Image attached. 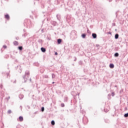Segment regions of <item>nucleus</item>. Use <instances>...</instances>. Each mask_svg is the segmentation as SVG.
<instances>
[{
    "label": "nucleus",
    "instance_id": "8",
    "mask_svg": "<svg viewBox=\"0 0 128 128\" xmlns=\"http://www.w3.org/2000/svg\"><path fill=\"white\" fill-rule=\"evenodd\" d=\"M24 97V96L23 94H20L19 95V98L20 99V100H22Z\"/></svg>",
    "mask_w": 128,
    "mask_h": 128
},
{
    "label": "nucleus",
    "instance_id": "29",
    "mask_svg": "<svg viewBox=\"0 0 128 128\" xmlns=\"http://www.w3.org/2000/svg\"><path fill=\"white\" fill-rule=\"evenodd\" d=\"M2 88V84H1V85L0 86V88Z\"/></svg>",
    "mask_w": 128,
    "mask_h": 128
},
{
    "label": "nucleus",
    "instance_id": "5",
    "mask_svg": "<svg viewBox=\"0 0 128 128\" xmlns=\"http://www.w3.org/2000/svg\"><path fill=\"white\" fill-rule=\"evenodd\" d=\"M62 40L61 38H59L58 40V44H60L62 43Z\"/></svg>",
    "mask_w": 128,
    "mask_h": 128
},
{
    "label": "nucleus",
    "instance_id": "6",
    "mask_svg": "<svg viewBox=\"0 0 128 128\" xmlns=\"http://www.w3.org/2000/svg\"><path fill=\"white\" fill-rule=\"evenodd\" d=\"M110 67L112 69L114 68V64H110Z\"/></svg>",
    "mask_w": 128,
    "mask_h": 128
},
{
    "label": "nucleus",
    "instance_id": "24",
    "mask_svg": "<svg viewBox=\"0 0 128 128\" xmlns=\"http://www.w3.org/2000/svg\"><path fill=\"white\" fill-rule=\"evenodd\" d=\"M44 78H48V76H46V75L44 76Z\"/></svg>",
    "mask_w": 128,
    "mask_h": 128
},
{
    "label": "nucleus",
    "instance_id": "35",
    "mask_svg": "<svg viewBox=\"0 0 128 128\" xmlns=\"http://www.w3.org/2000/svg\"><path fill=\"white\" fill-rule=\"evenodd\" d=\"M115 31H116V29L115 30Z\"/></svg>",
    "mask_w": 128,
    "mask_h": 128
},
{
    "label": "nucleus",
    "instance_id": "9",
    "mask_svg": "<svg viewBox=\"0 0 128 128\" xmlns=\"http://www.w3.org/2000/svg\"><path fill=\"white\" fill-rule=\"evenodd\" d=\"M119 56V54L118 52H116L115 53V54H114V56L118 58Z\"/></svg>",
    "mask_w": 128,
    "mask_h": 128
},
{
    "label": "nucleus",
    "instance_id": "15",
    "mask_svg": "<svg viewBox=\"0 0 128 128\" xmlns=\"http://www.w3.org/2000/svg\"><path fill=\"white\" fill-rule=\"evenodd\" d=\"M56 17H57V19H58V20H60V16L58 15V14H57V15H56Z\"/></svg>",
    "mask_w": 128,
    "mask_h": 128
},
{
    "label": "nucleus",
    "instance_id": "1",
    "mask_svg": "<svg viewBox=\"0 0 128 128\" xmlns=\"http://www.w3.org/2000/svg\"><path fill=\"white\" fill-rule=\"evenodd\" d=\"M30 76V73L28 71H26L25 73V75L24 76L23 78L24 80V82H26V80H28V78Z\"/></svg>",
    "mask_w": 128,
    "mask_h": 128
},
{
    "label": "nucleus",
    "instance_id": "26",
    "mask_svg": "<svg viewBox=\"0 0 128 128\" xmlns=\"http://www.w3.org/2000/svg\"><path fill=\"white\" fill-rule=\"evenodd\" d=\"M108 34H110V35H112V32H108Z\"/></svg>",
    "mask_w": 128,
    "mask_h": 128
},
{
    "label": "nucleus",
    "instance_id": "22",
    "mask_svg": "<svg viewBox=\"0 0 128 128\" xmlns=\"http://www.w3.org/2000/svg\"><path fill=\"white\" fill-rule=\"evenodd\" d=\"M112 96H114V92H112Z\"/></svg>",
    "mask_w": 128,
    "mask_h": 128
},
{
    "label": "nucleus",
    "instance_id": "12",
    "mask_svg": "<svg viewBox=\"0 0 128 128\" xmlns=\"http://www.w3.org/2000/svg\"><path fill=\"white\" fill-rule=\"evenodd\" d=\"M14 46H18V42L17 41H14Z\"/></svg>",
    "mask_w": 128,
    "mask_h": 128
},
{
    "label": "nucleus",
    "instance_id": "3",
    "mask_svg": "<svg viewBox=\"0 0 128 128\" xmlns=\"http://www.w3.org/2000/svg\"><path fill=\"white\" fill-rule=\"evenodd\" d=\"M118 38H119V34H115V36H114L115 40H118Z\"/></svg>",
    "mask_w": 128,
    "mask_h": 128
},
{
    "label": "nucleus",
    "instance_id": "13",
    "mask_svg": "<svg viewBox=\"0 0 128 128\" xmlns=\"http://www.w3.org/2000/svg\"><path fill=\"white\" fill-rule=\"evenodd\" d=\"M82 38H86V34H82Z\"/></svg>",
    "mask_w": 128,
    "mask_h": 128
},
{
    "label": "nucleus",
    "instance_id": "20",
    "mask_svg": "<svg viewBox=\"0 0 128 128\" xmlns=\"http://www.w3.org/2000/svg\"><path fill=\"white\" fill-rule=\"evenodd\" d=\"M61 106L62 107V108L64 107V103H62L61 104Z\"/></svg>",
    "mask_w": 128,
    "mask_h": 128
},
{
    "label": "nucleus",
    "instance_id": "7",
    "mask_svg": "<svg viewBox=\"0 0 128 128\" xmlns=\"http://www.w3.org/2000/svg\"><path fill=\"white\" fill-rule=\"evenodd\" d=\"M5 18L7 19V20H8L10 19V16L8 14H6L5 15Z\"/></svg>",
    "mask_w": 128,
    "mask_h": 128
},
{
    "label": "nucleus",
    "instance_id": "10",
    "mask_svg": "<svg viewBox=\"0 0 128 128\" xmlns=\"http://www.w3.org/2000/svg\"><path fill=\"white\" fill-rule=\"evenodd\" d=\"M23 117L22 116H20L19 117V120H20V122H22L23 121Z\"/></svg>",
    "mask_w": 128,
    "mask_h": 128
},
{
    "label": "nucleus",
    "instance_id": "19",
    "mask_svg": "<svg viewBox=\"0 0 128 128\" xmlns=\"http://www.w3.org/2000/svg\"><path fill=\"white\" fill-rule=\"evenodd\" d=\"M44 106H42V112H44Z\"/></svg>",
    "mask_w": 128,
    "mask_h": 128
},
{
    "label": "nucleus",
    "instance_id": "17",
    "mask_svg": "<svg viewBox=\"0 0 128 128\" xmlns=\"http://www.w3.org/2000/svg\"><path fill=\"white\" fill-rule=\"evenodd\" d=\"M8 114H10L12 113V110H8Z\"/></svg>",
    "mask_w": 128,
    "mask_h": 128
},
{
    "label": "nucleus",
    "instance_id": "27",
    "mask_svg": "<svg viewBox=\"0 0 128 128\" xmlns=\"http://www.w3.org/2000/svg\"><path fill=\"white\" fill-rule=\"evenodd\" d=\"M79 63H80V65H82V62H81V61H80V62H79Z\"/></svg>",
    "mask_w": 128,
    "mask_h": 128
},
{
    "label": "nucleus",
    "instance_id": "23",
    "mask_svg": "<svg viewBox=\"0 0 128 128\" xmlns=\"http://www.w3.org/2000/svg\"><path fill=\"white\" fill-rule=\"evenodd\" d=\"M3 48H4V49H6V45H4V46H3Z\"/></svg>",
    "mask_w": 128,
    "mask_h": 128
},
{
    "label": "nucleus",
    "instance_id": "33",
    "mask_svg": "<svg viewBox=\"0 0 128 128\" xmlns=\"http://www.w3.org/2000/svg\"><path fill=\"white\" fill-rule=\"evenodd\" d=\"M115 25H116V24H114V26H115Z\"/></svg>",
    "mask_w": 128,
    "mask_h": 128
},
{
    "label": "nucleus",
    "instance_id": "18",
    "mask_svg": "<svg viewBox=\"0 0 128 128\" xmlns=\"http://www.w3.org/2000/svg\"><path fill=\"white\" fill-rule=\"evenodd\" d=\"M55 77H56L55 74H52V78H55Z\"/></svg>",
    "mask_w": 128,
    "mask_h": 128
},
{
    "label": "nucleus",
    "instance_id": "28",
    "mask_svg": "<svg viewBox=\"0 0 128 128\" xmlns=\"http://www.w3.org/2000/svg\"><path fill=\"white\" fill-rule=\"evenodd\" d=\"M58 52H55V54H55L56 56H57V55H58Z\"/></svg>",
    "mask_w": 128,
    "mask_h": 128
},
{
    "label": "nucleus",
    "instance_id": "32",
    "mask_svg": "<svg viewBox=\"0 0 128 128\" xmlns=\"http://www.w3.org/2000/svg\"><path fill=\"white\" fill-rule=\"evenodd\" d=\"M30 82H32V79L30 78Z\"/></svg>",
    "mask_w": 128,
    "mask_h": 128
},
{
    "label": "nucleus",
    "instance_id": "25",
    "mask_svg": "<svg viewBox=\"0 0 128 128\" xmlns=\"http://www.w3.org/2000/svg\"><path fill=\"white\" fill-rule=\"evenodd\" d=\"M38 42H40V43L41 42H42V40H38Z\"/></svg>",
    "mask_w": 128,
    "mask_h": 128
},
{
    "label": "nucleus",
    "instance_id": "2",
    "mask_svg": "<svg viewBox=\"0 0 128 128\" xmlns=\"http://www.w3.org/2000/svg\"><path fill=\"white\" fill-rule=\"evenodd\" d=\"M92 36L93 37L94 39H96L97 38V35L96 33H92Z\"/></svg>",
    "mask_w": 128,
    "mask_h": 128
},
{
    "label": "nucleus",
    "instance_id": "4",
    "mask_svg": "<svg viewBox=\"0 0 128 128\" xmlns=\"http://www.w3.org/2000/svg\"><path fill=\"white\" fill-rule=\"evenodd\" d=\"M41 51L42 52H46V49L44 48V47H42L41 48Z\"/></svg>",
    "mask_w": 128,
    "mask_h": 128
},
{
    "label": "nucleus",
    "instance_id": "31",
    "mask_svg": "<svg viewBox=\"0 0 128 128\" xmlns=\"http://www.w3.org/2000/svg\"><path fill=\"white\" fill-rule=\"evenodd\" d=\"M16 40H19V38H16Z\"/></svg>",
    "mask_w": 128,
    "mask_h": 128
},
{
    "label": "nucleus",
    "instance_id": "34",
    "mask_svg": "<svg viewBox=\"0 0 128 128\" xmlns=\"http://www.w3.org/2000/svg\"><path fill=\"white\" fill-rule=\"evenodd\" d=\"M54 82H52V84H54Z\"/></svg>",
    "mask_w": 128,
    "mask_h": 128
},
{
    "label": "nucleus",
    "instance_id": "16",
    "mask_svg": "<svg viewBox=\"0 0 128 128\" xmlns=\"http://www.w3.org/2000/svg\"><path fill=\"white\" fill-rule=\"evenodd\" d=\"M124 118H128V112L124 114Z\"/></svg>",
    "mask_w": 128,
    "mask_h": 128
},
{
    "label": "nucleus",
    "instance_id": "11",
    "mask_svg": "<svg viewBox=\"0 0 128 128\" xmlns=\"http://www.w3.org/2000/svg\"><path fill=\"white\" fill-rule=\"evenodd\" d=\"M18 50H19L20 51H21V50H22L23 48H22V46H20L18 47Z\"/></svg>",
    "mask_w": 128,
    "mask_h": 128
},
{
    "label": "nucleus",
    "instance_id": "21",
    "mask_svg": "<svg viewBox=\"0 0 128 128\" xmlns=\"http://www.w3.org/2000/svg\"><path fill=\"white\" fill-rule=\"evenodd\" d=\"M6 99L8 101L10 99V96H9L8 98H6Z\"/></svg>",
    "mask_w": 128,
    "mask_h": 128
},
{
    "label": "nucleus",
    "instance_id": "14",
    "mask_svg": "<svg viewBox=\"0 0 128 128\" xmlns=\"http://www.w3.org/2000/svg\"><path fill=\"white\" fill-rule=\"evenodd\" d=\"M51 124H52V126H54L55 124V122L54 120H52V122H51Z\"/></svg>",
    "mask_w": 128,
    "mask_h": 128
},
{
    "label": "nucleus",
    "instance_id": "36",
    "mask_svg": "<svg viewBox=\"0 0 128 128\" xmlns=\"http://www.w3.org/2000/svg\"><path fill=\"white\" fill-rule=\"evenodd\" d=\"M14 83H16V81L14 82Z\"/></svg>",
    "mask_w": 128,
    "mask_h": 128
},
{
    "label": "nucleus",
    "instance_id": "30",
    "mask_svg": "<svg viewBox=\"0 0 128 128\" xmlns=\"http://www.w3.org/2000/svg\"><path fill=\"white\" fill-rule=\"evenodd\" d=\"M76 58L75 57V59L74 60V62H76Z\"/></svg>",
    "mask_w": 128,
    "mask_h": 128
}]
</instances>
